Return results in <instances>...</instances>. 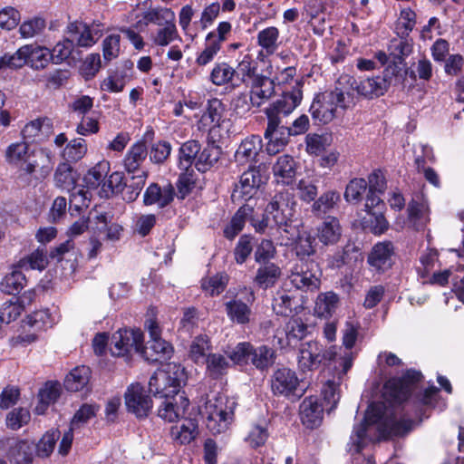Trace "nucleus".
<instances>
[{
	"label": "nucleus",
	"mask_w": 464,
	"mask_h": 464,
	"mask_svg": "<svg viewBox=\"0 0 464 464\" xmlns=\"http://www.w3.org/2000/svg\"><path fill=\"white\" fill-rule=\"evenodd\" d=\"M198 435V425L196 419H184L180 425L170 429L171 439L180 445L190 443Z\"/></svg>",
	"instance_id": "nucleus-28"
},
{
	"label": "nucleus",
	"mask_w": 464,
	"mask_h": 464,
	"mask_svg": "<svg viewBox=\"0 0 464 464\" xmlns=\"http://www.w3.org/2000/svg\"><path fill=\"white\" fill-rule=\"evenodd\" d=\"M237 71L226 62L217 63L209 74V81L216 86L232 82Z\"/></svg>",
	"instance_id": "nucleus-45"
},
{
	"label": "nucleus",
	"mask_w": 464,
	"mask_h": 464,
	"mask_svg": "<svg viewBox=\"0 0 464 464\" xmlns=\"http://www.w3.org/2000/svg\"><path fill=\"white\" fill-rule=\"evenodd\" d=\"M148 156V149L144 142H137L133 144L128 150L124 158V167L129 173L142 171L141 164Z\"/></svg>",
	"instance_id": "nucleus-36"
},
{
	"label": "nucleus",
	"mask_w": 464,
	"mask_h": 464,
	"mask_svg": "<svg viewBox=\"0 0 464 464\" xmlns=\"http://www.w3.org/2000/svg\"><path fill=\"white\" fill-rule=\"evenodd\" d=\"M188 407L189 400L179 391L164 399L158 409V416L166 421L174 422L183 418Z\"/></svg>",
	"instance_id": "nucleus-20"
},
{
	"label": "nucleus",
	"mask_w": 464,
	"mask_h": 464,
	"mask_svg": "<svg viewBox=\"0 0 464 464\" xmlns=\"http://www.w3.org/2000/svg\"><path fill=\"white\" fill-rule=\"evenodd\" d=\"M381 195L368 191L364 204V210L375 219V224L372 227L375 234H382L388 228V222L383 215L385 203L381 198Z\"/></svg>",
	"instance_id": "nucleus-22"
},
{
	"label": "nucleus",
	"mask_w": 464,
	"mask_h": 464,
	"mask_svg": "<svg viewBox=\"0 0 464 464\" xmlns=\"http://www.w3.org/2000/svg\"><path fill=\"white\" fill-rule=\"evenodd\" d=\"M368 183L362 178H354L349 181L345 188L344 198L347 202L358 203L366 192Z\"/></svg>",
	"instance_id": "nucleus-60"
},
{
	"label": "nucleus",
	"mask_w": 464,
	"mask_h": 464,
	"mask_svg": "<svg viewBox=\"0 0 464 464\" xmlns=\"http://www.w3.org/2000/svg\"><path fill=\"white\" fill-rule=\"evenodd\" d=\"M314 263L304 260L296 262L290 270L288 280L296 289L314 291L320 286V279L313 271Z\"/></svg>",
	"instance_id": "nucleus-12"
},
{
	"label": "nucleus",
	"mask_w": 464,
	"mask_h": 464,
	"mask_svg": "<svg viewBox=\"0 0 464 464\" xmlns=\"http://www.w3.org/2000/svg\"><path fill=\"white\" fill-rule=\"evenodd\" d=\"M102 36V31L94 24L87 25L82 22L70 23L66 30V37L72 44L80 47L92 46Z\"/></svg>",
	"instance_id": "nucleus-15"
},
{
	"label": "nucleus",
	"mask_w": 464,
	"mask_h": 464,
	"mask_svg": "<svg viewBox=\"0 0 464 464\" xmlns=\"http://www.w3.org/2000/svg\"><path fill=\"white\" fill-rule=\"evenodd\" d=\"M252 343L249 342L238 343L235 347L227 351V356L234 364L240 366L249 364Z\"/></svg>",
	"instance_id": "nucleus-61"
},
{
	"label": "nucleus",
	"mask_w": 464,
	"mask_h": 464,
	"mask_svg": "<svg viewBox=\"0 0 464 464\" xmlns=\"http://www.w3.org/2000/svg\"><path fill=\"white\" fill-rule=\"evenodd\" d=\"M149 337L146 345L141 343L140 353L149 362H158L170 358L173 353L172 345L161 338V330L159 324L150 319L146 322Z\"/></svg>",
	"instance_id": "nucleus-8"
},
{
	"label": "nucleus",
	"mask_w": 464,
	"mask_h": 464,
	"mask_svg": "<svg viewBox=\"0 0 464 464\" xmlns=\"http://www.w3.org/2000/svg\"><path fill=\"white\" fill-rule=\"evenodd\" d=\"M48 264L47 256L44 249L37 248L35 251L21 258L15 265L22 270L38 269L43 270Z\"/></svg>",
	"instance_id": "nucleus-51"
},
{
	"label": "nucleus",
	"mask_w": 464,
	"mask_h": 464,
	"mask_svg": "<svg viewBox=\"0 0 464 464\" xmlns=\"http://www.w3.org/2000/svg\"><path fill=\"white\" fill-rule=\"evenodd\" d=\"M61 385L56 382H46L38 394V403L34 408L36 414H44L50 404L54 403L60 396Z\"/></svg>",
	"instance_id": "nucleus-38"
},
{
	"label": "nucleus",
	"mask_w": 464,
	"mask_h": 464,
	"mask_svg": "<svg viewBox=\"0 0 464 464\" xmlns=\"http://www.w3.org/2000/svg\"><path fill=\"white\" fill-rule=\"evenodd\" d=\"M54 182L58 188L68 191L75 188L76 178L72 166L67 162L60 163L54 173Z\"/></svg>",
	"instance_id": "nucleus-49"
},
{
	"label": "nucleus",
	"mask_w": 464,
	"mask_h": 464,
	"mask_svg": "<svg viewBox=\"0 0 464 464\" xmlns=\"http://www.w3.org/2000/svg\"><path fill=\"white\" fill-rule=\"evenodd\" d=\"M6 161L10 164H20L28 159V143L26 141L10 144L5 150Z\"/></svg>",
	"instance_id": "nucleus-63"
},
{
	"label": "nucleus",
	"mask_w": 464,
	"mask_h": 464,
	"mask_svg": "<svg viewBox=\"0 0 464 464\" xmlns=\"http://www.w3.org/2000/svg\"><path fill=\"white\" fill-rule=\"evenodd\" d=\"M125 404L129 412L138 418H145L152 409V401L140 383L130 385L124 394Z\"/></svg>",
	"instance_id": "nucleus-14"
},
{
	"label": "nucleus",
	"mask_w": 464,
	"mask_h": 464,
	"mask_svg": "<svg viewBox=\"0 0 464 464\" xmlns=\"http://www.w3.org/2000/svg\"><path fill=\"white\" fill-rule=\"evenodd\" d=\"M267 127L264 136L267 140L266 151L270 155L279 152L293 136L288 126H285L281 120L267 119Z\"/></svg>",
	"instance_id": "nucleus-18"
},
{
	"label": "nucleus",
	"mask_w": 464,
	"mask_h": 464,
	"mask_svg": "<svg viewBox=\"0 0 464 464\" xmlns=\"http://www.w3.org/2000/svg\"><path fill=\"white\" fill-rule=\"evenodd\" d=\"M35 446L27 440H20L10 450V455L16 464H30L33 460Z\"/></svg>",
	"instance_id": "nucleus-56"
},
{
	"label": "nucleus",
	"mask_w": 464,
	"mask_h": 464,
	"mask_svg": "<svg viewBox=\"0 0 464 464\" xmlns=\"http://www.w3.org/2000/svg\"><path fill=\"white\" fill-rule=\"evenodd\" d=\"M145 24H155L159 26H165L170 23H175V14L167 7H158L150 9L143 14Z\"/></svg>",
	"instance_id": "nucleus-50"
},
{
	"label": "nucleus",
	"mask_w": 464,
	"mask_h": 464,
	"mask_svg": "<svg viewBox=\"0 0 464 464\" xmlns=\"http://www.w3.org/2000/svg\"><path fill=\"white\" fill-rule=\"evenodd\" d=\"M237 402L234 398L218 394L205 403L207 428L214 435L227 432L234 421Z\"/></svg>",
	"instance_id": "nucleus-2"
},
{
	"label": "nucleus",
	"mask_w": 464,
	"mask_h": 464,
	"mask_svg": "<svg viewBox=\"0 0 464 464\" xmlns=\"http://www.w3.org/2000/svg\"><path fill=\"white\" fill-rule=\"evenodd\" d=\"M419 371L407 370L401 377H392L382 387L383 402L372 403L364 419L354 425L348 443L353 464H375L372 456L361 452L370 441L403 436L412 429L413 421L401 406L421 381Z\"/></svg>",
	"instance_id": "nucleus-1"
},
{
	"label": "nucleus",
	"mask_w": 464,
	"mask_h": 464,
	"mask_svg": "<svg viewBox=\"0 0 464 464\" xmlns=\"http://www.w3.org/2000/svg\"><path fill=\"white\" fill-rule=\"evenodd\" d=\"M225 111L226 106L219 99H210L208 101L200 121L205 127L208 128L219 126L224 117Z\"/></svg>",
	"instance_id": "nucleus-37"
},
{
	"label": "nucleus",
	"mask_w": 464,
	"mask_h": 464,
	"mask_svg": "<svg viewBox=\"0 0 464 464\" xmlns=\"http://www.w3.org/2000/svg\"><path fill=\"white\" fill-rule=\"evenodd\" d=\"M407 211L409 225L417 231L423 230L430 221L427 205L412 199L408 205Z\"/></svg>",
	"instance_id": "nucleus-32"
},
{
	"label": "nucleus",
	"mask_w": 464,
	"mask_h": 464,
	"mask_svg": "<svg viewBox=\"0 0 464 464\" xmlns=\"http://www.w3.org/2000/svg\"><path fill=\"white\" fill-rule=\"evenodd\" d=\"M263 147L262 139L258 135H251L241 141L237 149L234 158L239 165L256 162V157Z\"/></svg>",
	"instance_id": "nucleus-24"
},
{
	"label": "nucleus",
	"mask_w": 464,
	"mask_h": 464,
	"mask_svg": "<svg viewBox=\"0 0 464 464\" xmlns=\"http://www.w3.org/2000/svg\"><path fill=\"white\" fill-rule=\"evenodd\" d=\"M352 87L358 94L368 99H373L383 95L387 92L389 82L384 77L378 75L365 78L359 82L354 80Z\"/></svg>",
	"instance_id": "nucleus-25"
},
{
	"label": "nucleus",
	"mask_w": 464,
	"mask_h": 464,
	"mask_svg": "<svg viewBox=\"0 0 464 464\" xmlns=\"http://www.w3.org/2000/svg\"><path fill=\"white\" fill-rule=\"evenodd\" d=\"M91 370L87 366H78L70 372L64 381V387L69 392H79L89 383Z\"/></svg>",
	"instance_id": "nucleus-41"
},
{
	"label": "nucleus",
	"mask_w": 464,
	"mask_h": 464,
	"mask_svg": "<svg viewBox=\"0 0 464 464\" xmlns=\"http://www.w3.org/2000/svg\"><path fill=\"white\" fill-rule=\"evenodd\" d=\"M230 295H232L231 290L226 295L230 299L224 304L227 318L237 324H249L253 315L252 305L256 300L254 291L244 286L240 289V295L237 294L233 296Z\"/></svg>",
	"instance_id": "nucleus-7"
},
{
	"label": "nucleus",
	"mask_w": 464,
	"mask_h": 464,
	"mask_svg": "<svg viewBox=\"0 0 464 464\" xmlns=\"http://www.w3.org/2000/svg\"><path fill=\"white\" fill-rule=\"evenodd\" d=\"M332 143V137L329 134H308L305 137L306 150L310 154L318 155Z\"/></svg>",
	"instance_id": "nucleus-62"
},
{
	"label": "nucleus",
	"mask_w": 464,
	"mask_h": 464,
	"mask_svg": "<svg viewBox=\"0 0 464 464\" xmlns=\"http://www.w3.org/2000/svg\"><path fill=\"white\" fill-rule=\"evenodd\" d=\"M324 407L316 396L306 397L299 406L302 423L308 429L319 427L323 420Z\"/></svg>",
	"instance_id": "nucleus-21"
},
{
	"label": "nucleus",
	"mask_w": 464,
	"mask_h": 464,
	"mask_svg": "<svg viewBox=\"0 0 464 464\" xmlns=\"http://www.w3.org/2000/svg\"><path fill=\"white\" fill-rule=\"evenodd\" d=\"M264 182L260 170L256 167H249L247 170L243 172L238 183L236 184L232 192V198L234 200L252 198Z\"/></svg>",
	"instance_id": "nucleus-16"
},
{
	"label": "nucleus",
	"mask_w": 464,
	"mask_h": 464,
	"mask_svg": "<svg viewBox=\"0 0 464 464\" xmlns=\"http://www.w3.org/2000/svg\"><path fill=\"white\" fill-rule=\"evenodd\" d=\"M91 193L84 188L75 187L70 196L69 211L71 215L80 214L83 208H88Z\"/></svg>",
	"instance_id": "nucleus-57"
},
{
	"label": "nucleus",
	"mask_w": 464,
	"mask_h": 464,
	"mask_svg": "<svg viewBox=\"0 0 464 464\" xmlns=\"http://www.w3.org/2000/svg\"><path fill=\"white\" fill-rule=\"evenodd\" d=\"M174 196L175 189L170 183L163 188L157 183H151L145 190L143 203L146 206L157 205L160 208H164L173 201Z\"/></svg>",
	"instance_id": "nucleus-23"
},
{
	"label": "nucleus",
	"mask_w": 464,
	"mask_h": 464,
	"mask_svg": "<svg viewBox=\"0 0 464 464\" xmlns=\"http://www.w3.org/2000/svg\"><path fill=\"white\" fill-rule=\"evenodd\" d=\"M200 144L195 140L184 142L179 150V168L180 170H189L192 165L196 166Z\"/></svg>",
	"instance_id": "nucleus-39"
},
{
	"label": "nucleus",
	"mask_w": 464,
	"mask_h": 464,
	"mask_svg": "<svg viewBox=\"0 0 464 464\" xmlns=\"http://www.w3.org/2000/svg\"><path fill=\"white\" fill-rule=\"evenodd\" d=\"M181 41L175 23H170L156 30L150 34V40L157 46H168L175 40Z\"/></svg>",
	"instance_id": "nucleus-48"
},
{
	"label": "nucleus",
	"mask_w": 464,
	"mask_h": 464,
	"mask_svg": "<svg viewBox=\"0 0 464 464\" xmlns=\"http://www.w3.org/2000/svg\"><path fill=\"white\" fill-rule=\"evenodd\" d=\"M298 387L299 379L295 372L289 368H279L271 376V390L275 395L297 400L304 393V390Z\"/></svg>",
	"instance_id": "nucleus-10"
},
{
	"label": "nucleus",
	"mask_w": 464,
	"mask_h": 464,
	"mask_svg": "<svg viewBox=\"0 0 464 464\" xmlns=\"http://www.w3.org/2000/svg\"><path fill=\"white\" fill-rule=\"evenodd\" d=\"M254 208L248 205L240 207L230 222L224 227V237L229 240L234 239L244 228L246 222L252 216Z\"/></svg>",
	"instance_id": "nucleus-33"
},
{
	"label": "nucleus",
	"mask_w": 464,
	"mask_h": 464,
	"mask_svg": "<svg viewBox=\"0 0 464 464\" xmlns=\"http://www.w3.org/2000/svg\"><path fill=\"white\" fill-rule=\"evenodd\" d=\"M27 65L34 70H43L52 62L51 50L38 45L26 44Z\"/></svg>",
	"instance_id": "nucleus-43"
},
{
	"label": "nucleus",
	"mask_w": 464,
	"mask_h": 464,
	"mask_svg": "<svg viewBox=\"0 0 464 464\" xmlns=\"http://www.w3.org/2000/svg\"><path fill=\"white\" fill-rule=\"evenodd\" d=\"M281 274V268L276 264H261L256 269L253 282L259 288L266 290L277 283Z\"/></svg>",
	"instance_id": "nucleus-27"
},
{
	"label": "nucleus",
	"mask_w": 464,
	"mask_h": 464,
	"mask_svg": "<svg viewBox=\"0 0 464 464\" xmlns=\"http://www.w3.org/2000/svg\"><path fill=\"white\" fill-rule=\"evenodd\" d=\"M349 93L339 88L316 94L309 109L313 120L322 124L331 122L338 109L345 110L349 106Z\"/></svg>",
	"instance_id": "nucleus-4"
},
{
	"label": "nucleus",
	"mask_w": 464,
	"mask_h": 464,
	"mask_svg": "<svg viewBox=\"0 0 464 464\" xmlns=\"http://www.w3.org/2000/svg\"><path fill=\"white\" fill-rule=\"evenodd\" d=\"M307 333V325L300 319L292 317L283 329H277L274 341L281 349L295 347Z\"/></svg>",
	"instance_id": "nucleus-17"
},
{
	"label": "nucleus",
	"mask_w": 464,
	"mask_h": 464,
	"mask_svg": "<svg viewBox=\"0 0 464 464\" xmlns=\"http://www.w3.org/2000/svg\"><path fill=\"white\" fill-rule=\"evenodd\" d=\"M338 295L334 292L320 294L315 302V313L320 317H330L337 308Z\"/></svg>",
	"instance_id": "nucleus-47"
},
{
	"label": "nucleus",
	"mask_w": 464,
	"mask_h": 464,
	"mask_svg": "<svg viewBox=\"0 0 464 464\" xmlns=\"http://www.w3.org/2000/svg\"><path fill=\"white\" fill-rule=\"evenodd\" d=\"M87 152V144L84 139L72 140L64 148L62 156L67 161L76 162L82 160Z\"/></svg>",
	"instance_id": "nucleus-59"
},
{
	"label": "nucleus",
	"mask_w": 464,
	"mask_h": 464,
	"mask_svg": "<svg viewBox=\"0 0 464 464\" xmlns=\"http://www.w3.org/2000/svg\"><path fill=\"white\" fill-rule=\"evenodd\" d=\"M276 352L267 345L254 346L250 353L249 363L261 372L267 371L276 361Z\"/></svg>",
	"instance_id": "nucleus-31"
},
{
	"label": "nucleus",
	"mask_w": 464,
	"mask_h": 464,
	"mask_svg": "<svg viewBox=\"0 0 464 464\" xmlns=\"http://www.w3.org/2000/svg\"><path fill=\"white\" fill-rule=\"evenodd\" d=\"M220 154L221 151L218 146L208 145L203 150L200 149L195 168L199 172H206L218 161Z\"/></svg>",
	"instance_id": "nucleus-46"
},
{
	"label": "nucleus",
	"mask_w": 464,
	"mask_h": 464,
	"mask_svg": "<svg viewBox=\"0 0 464 464\" xmlns=\"http://www.w3.org/2000/svg\"><path fill=\"white\" fill-rule=\"evenodd\" d=\"M26 285V277L22 269L14 266L13 271L7 274L0 282V289L7 295H16L22 291Z\"/></svg>",
	"instance_id": "nucleus-40"
},
{
	"label": "nucleus",
	"mask_w": 464,
	"mask_h": 464,
	"mask_svg": "<svg viewBox=\"0 0 464 464\" xmlns=\"http://www.w3.org/2000/svg\"><path fill=\"white\" fill-rule=\"evenodd\" d=\"M256 44L266 56L273 55L281 44L280 32L276 26H268L256 34Z\"/></svg>",
	"instance_id": "nucleus-30"
},
{
	"label": "nucleus",
	"mask_w": 464,
	"mask_h": 464,
	"mask_svg": "<svg viewBox=\"0 0 464 464\" xmlns=\"http://www.w3.org/2000/svg\"><path fill=\"white\" fill-rule=\"evenodd\" d=\"M342 230L339 220L334 217H328L317 227V238L324 246L334 245L341 237Z\"/></svg>",
	"instance_id": "nucleus-34"
},
{
	"label": "nucleus",
	"mask_w": 464,
	"mask_h": 464,
	"mask_svg": "<svg viewBox=\"0 0 464 464\" xmlns=\"http://www.w3.org/2000/svg\"><path fill=\"white\" fill-rule=\"evenodd\" d=\"M228 284V276L225 273L216 274L201 280V288L203 291L211 295H218L227 287Z\"/></svg>",
	"instance_id": "nucleus-53"
},
{
	"label": "nucleus",
	"mask_w": 464,
	"mask_h": 464,
	"mask_svg": "<svg viewBox=\"0 0 464 464\" xmlns=\"http://www.w3.org/2000/svg\"><path fill=\"white\" fill-rule=\"evenodd\" d=\"M28 48L26 45L20 47L13 54H5L0 58L2 69L11 68L18 69L22 68L24 64H27V53Z\"/></svg>",
	"instance_id": "nucleus-64"
},
{
	"label": "nucleus",
	"mask_w": 464,
	"mask_h": 464,
	"mask_svg": "<svg viewBox=\"0 0 464 464\" xmlns=\"http://www.w3.org/2000/svg\"><path fill=\"white\" fill-rule=\"evenodd\" d=\"M148 173L146 170L140 171L137 175H133L129 183L125 184V191L123 198L128 202H133L139 197L142 190Z\"/></svg>",
	"instance_id": "nucleus-58"
},
{
	"label": "nucleus",
	"mask_w": 464,
	"mask_h": 464,
	"mask_svg": "<svg viewBox=\"0 0 464 464\" xmlns=\"http://www.w3.org/2000/svg\"><path fill=\"white\" fill-rule=\"evenodd\" d=\"M396 260L395 246L385 240L373 245L367 256V264L373 275H383L390 271Z\"/></svg>",
	"instance_id": "nucleus-9"
},
{
	"label": "nucleus",
	"mask_w": 464,
	"mask_h": 464,
	"mask_svg": "<svg viewBox=\"0 0 464 464\" xmlns=\"http://www.w3.org/2000/svg\"><path fill=\"white\" fill-rule=\"evenodd\" d=\"M341 201L340 193L336 190H327L324 192L312 205V213L323 218L324 215L332 212L338 207Z\"/></svg>",
	"instance_id": "nucleus-35"
},
{
	"label": "nucleus",
	"mask_w": 464,
	"mask_h": 464,
	"mask_svg": "<svg viewBox=\"0 0 464 464\" xmlns=\"http://www.w3.org/2000/svg\"><path fill=\"white\" fill-rule=\"evenodd\" d=\"M343 332V344L346 349L342 353H337L335 368L338 371L339 379L345 375L353 366L354 355L351 349L353 347L358 335L357 328L350 322L345 324Z\"/></svg>",
	"instance_id": "nucleus-19"
},
{
	"label": "nucleus",
	"mask_w": 464,
	"mask_h": 464,
	"mask_svg": "<svg viewBox=\"0 0 464 464\" xmlns=\"http://www.w3.org/2000/svg\"><path fill=\"white\" fill-rule=\"evenodd\" d=\"M297 301L295 296L285 291H279L273 300V310L277 315L291 316L294 312L297 313Z\"/></svg>",
	"instance_id": "nucleus-44"
},
{
	"label": "nucleus",
	"mask_w": 464,
	"mask_h": 464,
	"mask_svg": "<svg viewBox=\"0 0 464 464\" xmlns=\"http://www.w3.org/2000/svg\"><path fill=\"white\" fill-rule=\"evenodd\" d=\"M337 348H325L317 341L301 343L298 355V367L302 372L314 371L328 362H336Z\"/></svg>",
	"instance_id": "nucleus-6"
},
{
	"label": "nucleus",
	"mask_w": 464,
	"mask_h": 464,
	"mask_svg": "<svg viewBox=\"0 0 464 464\" xmlns=\"http://www.w3.org/2000/svg\"><path fill=\"white\" fill-rule=\"evenodd\" d=\"M273 173L277 183L289 185L295 177V162L293 157L282 155L273 166Z\"/></svg>",
	"instance_id": "nucleus-29"
},
{
	"label": "nucleus",
	"mask_w": 464,
	"mask_h": 464,
	"mask_svg": "<svg viewBox=\"0 0 464 464\" xmlns=\"http://www.w3.org/2000/svg\"><path fill=\"white\" fill-rule=\"evenodd\" d=\"M185 369L179 364L168 365L167 371L155 372L149 381V392L155 397H170L186 383Z\"/></svg>",
	"instance_id": "nucleus-5"
},
{
	"label": "nucleus",
	"mask_w": 464,
	"mask_h": 464,
	"mask_svg": "<svg viewBox=\"0 0 464 464\" xmlns=\"http://www.w3.org/2000/svg\"><path fill=\"white\" fill-rule=\"evenodd\" d=\"M110 170V163L108 161H101L92 167L85 175L84 181L89 188H96L100 185H103Z\"/></svg>",
	"instance_id": "nucleus-54"
},
{
	"label": "nucleus",
	"mask_w": 464,
	"mask_h": 464,
	"mask_svg": "<svg viewBox=\"0 0 464 464\" xmlns=\"http://www.w3.org/2000/svg\"><path fill=\"white\" fill-rule=\"evenodd\" d=\"M295 208V194L288 188L276 191L266 207V215H271L275 225L279 229L291 235L288 237L290 241L295 239V233L292 227Z\"/></svg>",
	"instance_id": "nucleus-3"
},
{
	"label": "nucleus",
	"mask_w": 464,
	"mask_h": 464,
	"mask_svg": "<svg viewBox=\"0 0 464 464\" xmlns=\"http://www.w3.org/2000/svg\"><path fill=\"white\" fill-rule=\"evenodd\" d=\"M46 27L45 20L41 16H34L24 20L19 27L22 38L29 39L42 34Z\"/></svg>",
	"instance_id": "nucleus-55"
},
{
	"label": "nucleus",
	"mask_w": 464,
	"mask_h": 464,
	"mask_svg": "<svg viewBox=\"0 0 464 464\" xmlns=\"http://www.w3.org/2000/svg\"><path fill=\"white\" fill-rule=\"evenodd\" d=\"M302 91L293 88L290 92H285L277 100L273 102L266 109L267 119L281 120L288 116L300 104Z\"/></svg>",
	"instance_id": "nucleus-13"
},
{
	"label": "nucleus",
	"mask_w": 464,
	"mask_h": 464,
	"mask_svg": "<svg viewBox=\"0 0 464 464\" xmlns=\"http://www.w3.org/2000/svg\"><path fill=\"white\" fill-rule=\"evenodd\" d=\"M207 372L213 379H218L227 374L229 362L227 358L219 353H210L206 358Z\"/></svg>",
	"instance_id": "nucleus-52"
},
{
	"label": "nucleus",
	"mask_w": 464,
	"mask_h": 464,
	"mask_svg": "<svg viewBox=\"0 0 464 464\" xmlns=\"http://www.w3.org/2000/svg\"><path fill=\"white\" fill-rule=\"evenodd\" d=\"M275 93L274 82L266 76L257 75L252 81L249 100L253 107L259 108Z\"/></svg>",
	"instance_id": "nucleus-26"
},
{
	"label": "nucleus",
	"mask_w": 464,
	"mask_h": 464,
	"mask_svg": "<svg viewBox=\"0 0 464 464\" xmlns=\"http://www.w3.org/2000/svg\"><path fill=\"white\" fill-rule=\"evenodd\" d=\"M412 40L408 35H399L390 42L388 51L394 63H402L406 57L412 53Z\"/></svg>",
	"instance_id": "nucleus-42"
},
{
	"label": "nucleus",
	"mask_w": 464,
	"mask_h": 464,
	"mask_svg": "<svg viewBox=\"0 0 464 464\" xmlns=\"http://www.w3.org/2000/svg\"><path fill=\"white\" fill-rule=\"evenodd\" d=\"M143 343V334L140 329H120L111 336L110 351L113 356L121 357L139 353Z\"/></svg>",
	"instance_id": "nucleus-11"
}]
</instances>
